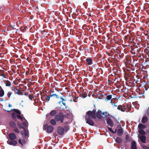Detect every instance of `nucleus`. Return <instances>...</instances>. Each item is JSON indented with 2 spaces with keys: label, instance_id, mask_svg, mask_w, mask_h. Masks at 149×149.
<instances>
[{
  "label": "nucleus",
  "instance_id": "1",
  "mask_svg": "<svg viewBox=\"0 0 149 149\" xmlns=\"http://www.w3.org/2000/svg\"><path fill=\"white\" fill-rule=\"evenodd\" d=\"M102 113L101 111L99 110L96 112L95 109L92 111H89L86 112L84 116L86 123L90 125L94 126L95 123L93 119L95 120L97 117L100 120H101L103 118Z\"/></svg>",
  "mask_w": 149,
  "mask_h": 149
},
{
  "label": "nucleus",
  "instance_id": "2",
  "mask_svg": "<svg viewBox=\"0 0 149 149\" xmlns=\"http://www.w3.org/2000/svg\"><path fill=\"white\" fill-rule=\"evenodd\" d=\"M65 115L62 112H60L58 114H56L55 116L54 119L57 122L60 121L61 123H63Z\"/></svg>",
  "mask_w": 149,
  "mask_h": 149
},
{
  "label": "nucleus",
  "instance_id": "3",
  "mask_svg": "<svg viewBox=\"0 0 149 149\" xmlns=\"http://www.w3.org/2000/svg\"><path fill=\"white\" fill-rule=\"evenodd\" d=\"M57 133L60 135H63L64 134V128L61 126H58L57 128Z\"/></svg>",
  "mask_w": 149,
  "mask_h": 149
},
{
  "label": "nucleus",
  "instance_id": "4",
  "mask_svg": "<svg viewBox=\"0 0 149 149\" xmlns=\"http://www.w3.org/2000/svg\"><path fill=\"white\" fill-rule=\"evenodd\" d=\"M117 109L123 112L126 111V112H128L129 111V110H126V106H123L121 105H119Z\"/></svg>",
  "mask_w": 149,
  "mask_h": 149
},
{
  "label": "nucleus",
  "instance_id": "5",
  "mask_svg": "<svg viewBox=\"0 0 149 149\" xmlns=\"http://www.w3.org/2000/svg\"><path fill=\"white\" fill-rule=\"evenodd\" d=\"M7 143L9 145L14 146H15L18 143L17 141L14 140H12L10 141L8 140L7 141Z\"/></svg>",
  "mask_w": 149,
  "mask_h": 149
},
{
  "label": "nucleus",
  "instance_id": "6",
  "mask_svg": "<svg viewBox=\"0 0 149 149\" xmlns=\"http://www.w3.org/2000/svg\"><path fill=\"white\" fill-rule=\"evenodd\" d=\"M55 96V97H56V98L57 99H59V98L58 96V95H57L56 94H51L49 95L48 96H47L46 97V100H47V101H49L50 100V98L51 97H52L53 96Z\"/></svg>",
  "mask_w": 149,
  "mask_h": 149
},
{
  "label": "nucleus",
  "instance_id": "7",
  "mask_svg": "<svg viewBox=\"0 0 149 149\" xmlns=\"http://www.w3.org/2000/svg\"><path fill=\"white\" fill-rule=\"evenodd\" d=\"M8 136L10 139L11 140H14L17 137L16 135L13 133H10L8 135Z\"/></svg>",
  "mask_w": 149,
  "mask_h": 149
},
{
  "label": "nucleus",
  "instance_id": "8",
  "mask_svg": "<svg viewBox=\"0 0 149 149\" xmlns=\"http://www.w3.org/2000/svg\"><path fill=\"white\" fill-rule=\"evenodd\" d=\"M107 124L112 127L113 125V123L111 119L110 118H108L107 120Z\"/></svg>",
  "mask_w": 149,
  "mask_h": 149
},
{
  "label": "nucleus",
  "instance_id": "9",
  "mask_svg": "<svg viewBox=\"0 0 149 149\" xmlns=\"http://www.w3.org/2000/svg\"><path fill=\"white\" fill-rule=\"evenodd\" d=\"M83 91H81V93L80 94V96L81 97L84 98L87 96V93L85 91H84V90H83Z\"/></svg>",
  "mask_w": 149,
  "mask_h": 149
},
{
  "label": "nucleus",
  "instance_id": "10",
  "mask_svg": "<svg viewBox=\"0 0 149 149\" xmlns=\"http://www.w3.org/2000/svg\"><path fill=\"white\" fill-rule=\"evenodd\" d=\"M86 61L87 64L88 65H91L93 64L92 59L91 58H88L86 59Z\"/></svg>",
  "mask_w": 149,
  "mask_h": 149
},
{
  "label": "nucleus",
  "instance_id": "11",
  "mask_svg": "<svg viewBox=\"0 0 149 149\" xmlns=\"http://www.w3.org/2000/svg\"><path fill=\"white\" fill-rule=\"evenodd\" d=\"M139 138L141 141L143 143H145L146 140V137L145 136H139Z\"/></svg>",
  "mask_w": 149,
  "mask_h": 149
},
{
  "label": "nucleus",
  "instance_id": "12",
  "mask_svg": "<svg viewBox=\"0 0 149 149\" xmlns=\"http://www.w3.org/2000/svg\"><path fill=\"white\" fill-rule=\"evenodd\" d=\"M18 142L22 146L24 145L26 143V141L25 139H22L21 140L20 139H19Z\"/></svg>",
  "mask_w": 149,
  "mask_h": 149
},
{
  "label": "nucleus",
  "instance_id": "13",
  "mask_svg": "<svg viewBox=\"0 0 149 149\" xmlns=\"http://www.w3.org/2000/svg\"><path fill=\"white\" fill-rule=\"evenodd\" d=\"M104 95L106 96L105 98L106 101H108V100H110L112 98V95H107V94H105Z\"/></svg>",
  "mask_w": 149,
  "mask_h": 149
},
{
  "label": "nucleus",
  "instance_id": "14",
  "mask_svg": "<svg viewBox=\"0 0 149 149\" xmlns=\"http://www.w3.org/2000/svg\"><path fill=\"white\" fill-rule=\"evenodd\" d=\"M0 76L3 77L2 78V79H3V78L6 77V75L5 74L4 71L2 70H0Z\"/></svg>",
  "mask_w": 149,
  "mask_h": 149
},
{
  "label": "nucleus",
  "instance_id": "15",
  "mask_svg": "<svg viewBox=\"0 0 149 149\" xmlns=\"http://www.w3.org/2000/svg\"><path fill=\"white\" fill-rule=\"evenodd\" d=\"M4 95V91L2 87L0 86V97H3Z\"/></svg>",
  "mask_w": 149,
  "mask_h": 149
},
{
  "label": "nucleus",
  "instance_id": "16",
  "mask_svg": "<svg viewBox=\"0 0 149 149\" xmlns=\"http://www.w3.org/2000/svg\"><path fill=\"white\" fill-rule=\"evenodd\" d=\"M51 116H55L57 113V111L55 110H52L49 113Z\"/></svg>",
  "mask_w": 149,
  "mask_h": 149
},
{
  "label": "nucleus",
  "instance_id": "17",
  "mask_svg": "<svg viewBox=\"0 0 149 149\" xmlns=\"http://www.w3.org/2000/svg\"><path fill=\"white\" fill-rule=\"evenodd\" d=\"M53 130V127L52 126L50 125L48 127L47 132H48L51 133L52 132Z\"/></svg>",
  "mask_w": 149,
  "mask_h": 149
},
{
  "label": "nucleus",
  "instance_id": "18",
  "mask_svg": "<svg viewBox=\"0 0 149 149\" xmlns=\"http://www.w3.org/2000/svg\"><path fill=\"white\" fill-rule=\"evenodd\" d=\"M131 147L132 149H137L136 142L135 141L132 142Z\"/></svg>",
  "mask_w": 149,
  "mask_h": 149
},
{
  "label": "nucleus",
  "instance_id": "19",
  "mask_svg": "<svg viewBox=\"0 0 149 149\" xmlns=\"http://www.w3.org/2000/svg\"><path fill=\"white\" fill-rule=\"evenodd\" d=\"M123 133V130L121 127L120 129H119L117 130V134L119 136H121Z\"/></svg>",
  "mask_w": 149,
  "mask_h": 149
},
{
  "label": "nucleus",
  "instance_id": "20",
  "mask_svg": "<svg viewBox=\"0 0 149 149\" xmlns=\"http://www.w3.org/2000/svg\"><path fill=\"white\" fill-rule=\"evenodd\" d=\"M148 121V118L146 116H143L141 120V122L143 123H146Z\"/></svg>",
  "mask_w": 149,
  "mask_h": 149
},
{
  "label": "nucleus",
  "instance_id": "21",
  "mask_svg": "<svg viewBox=\"0 0 149 149\" xmlns=\"http://www.w3.org/2000/svg\"><path fill=\"white\" fill-rule=\"evenodd\" d=\"M9 125L13 128H15L16 127V125L15 122L13 121H10L9 123Z\"/></svg>",
  "mask_w": 149,
  "mask_h": 149
},
{
  "label": "nucleus",
  "instance_id": "22",
  "mask_svg": "<svg viewBox=\"0 0 149 149\" xmlns=\"http://www.w3.org/2000/svg\"><path fill=\"white\" fill-rule=\"evenodd\" d=\"M130 45L132 44L133 45V46L134 47V48H138L139 46V44H136V43H135L134 42L132 41L131 42Z\"/></svg>",
  "mask_w": 149,
  "mask_h": 149
},
{
  "label": "nucleus",
  "instance_id": "23",
  "mask_svg": "<svg viewBox=\"0 0 149 149\" xmlns=\"http://www.w3.org/2000/svg\"><path fill=\"white\" fill-rule=\"evenodd\" d=\"M5 84L6 86L10 87L11 85V83L9 80H6L5 81Z\"/></svg>",
  "mask_w": 149,
  "mask_h": 149
},
{
  "label": "nucleus",
  "instance_id": "24",
  "mask_svg": "<svg viewBox=\"0 0 149 149\" xmlns=\"http://www.w3.org/2000/svg\"><path fill=\"white\" fill-rule=\"evenodd\" d=\"M139 133L140 134L142 135V136H144L146 133L145 131L143 129H140L139 131Z\"/></svg>",
  "mask_w": 149,
  "mask_h": 149
},
{
  "label": "nucleus",
  "instance_id": "25",
  "mask_svg": "<svg viewBox=\"0 0 149 149\" xmlns=\"http://www.w3.org/2000/svg\"><path fill=\"white\" fill-rule=\"evenodd\" d=\"M138 127L139 130L144 129L146 127V126L144 125H143L141 123L139 124L138 125Z\"/></svg>",
  "mask_w": 149,
  "mask_h": 149
},
{
  "label": "nucleus",
  "instance_id": "26",
  "mask_svg": "<svg viewBox=\"0 0 149 149\" xmlns=\"http://www.w3.org/2000/svg\"><path fill=\"white\" fill-rule=\"evenodd\" d=\"M116 142L118 143H121L122 142V139L119 137H117Z\"/></svg>",
  "mask_w": 149,
  "mask_h": 149
},
{
  "label": "nucleus",
  "instance_id": "27",
  "mask_svg": "<svg viewBox=\"0 0 149 149\" xmlns=\"http://www.w3.org/2000/svg\"><path fill=\"white\" fill-rule=\"evenodd\" d=\"M17 125L19 128V129H23L24 130H25V128L22 126V124L21 123L18 122L17 123Z\"/></svg>",
  "mask_w": 149,
  "mask_h": 149
},
{
  "label": "nucleus",
  "instance_id": "28",
  "mask_svg": "<svg viewBox=\"0 0 149 149\" xmlns=\"http://www.w3.org/2000/svg\"><path fill=\"white\" fill-rule=\"evenodd\" d=\"M56 121L55 119H52L50 120V123L51 125H54L56 124Z\"/></svg>",
  "mask_w": 149,
  "mask_h": 149
},
{
  "label": "nucleus",
  "instance_id": "29",
  "mask_svg": "<svg viewBox=\"0 0 149 149\" xmlns=\"http://www.w3.org/2000/svg\"><path fill=\"white\" fill-rule=\"evenodd\" d=\"M17 115L15 113H13L11 114L12 117V118H13V119L14 120H15V119H16V118L17 117Z\"/></svg>",
  "mask_w": 149,
  "mask_h": 149
},
{
  "label": "nucleus",
  "instance_id": "30",
  "mask_svg": "<svg viewBox=\"0 0 149 149\" xmlns=\"http://www.w3.org/2000/svg\"><path fill=\"white\" fill-rule=\"evenodd\" d=\"M12 111H14L16 113H17L18 114H20L21 113L20 111L17 109H13L12 110Z\"/></svg>",
  "mask_w": 149,
  "mask_h": 149
},
{
  "label": "nucleus",
  "instance_id": "31",
  "mask_svg": "<svg viewBox=\"0 0 149 149\" xmlns=\"http://www.w3.org/2000/svg\"><path fill=\"white\" fill-rule=\"evenodd\" d=\"M124 56L123 53L117 55V57L119 59L122 58Z\"/></svg>",
  "mask_w": 149,
  "mask_h": 149
},
{
  "label": "nucleus",
  "instance_id": "32",
  "mask_svg": "<svg viewBox=\"0 0 149 149\" xmlns=\"http://www.w3.org/2000/svg\"><path fill=\"white\" fill-rule=\"evenodd\" d=\"M64 130H65V132H67L69 129V126L68 125H66L64 127Z\"/></svg>",
  "mask_w": 149,
  "mask_h": 149
},
{
  "label": "nucleus",
  "instance_id": "33",
  "mask_svg": "<svg viewBox=\"0 0 149 149\" xmlns=\"http://www.w3.org/2000/svg\"><path fill=\"white\" fill-rule=\"evenodd\" d=\"M102 115H104L105 116H107V115H109V114L107 112H102Z\"/></svg>",
  "mask_w": 149,
  "mask_h": 149
},
{
  "label": "nucleus",
  "instance_id": "34",
  "mask_svg": "<svg viewBox=\"0 0 149 149\" xmlns=\"http://www.w3.org/2000/svg\"><path fill=\"white\" fill-rule=\"evenodd\" d=\"M17 117L21 121L23 120V119L22 117L19 114L17 115Z\"/></svg>",
  "mask_w": 149,
  "mask_h": 149
},
{
  "label": "nucleus",
  "instance_id": "35",
  "mask_svg": "<svg viewBox=\"0 0 149 149\" xmlns=\"http://www.w3.org/2000/svg\"><path fill=\"white\" fill-rule=\"evenodd\" d=\"M126 110H129V111L131 110V106L129 104H127V106H126Z\"/></svg>",
  "mask_w": 149,
  "mask_h": 149
},
{
  "label": "nucleus",
  "instance_id": "36",
  "mask_svg": "<svg viewBox=\"0 0 149 149\" xmlns=\"http://www.w3.org/2000/svg\"><path fill=\"white\" fill-rule=\"evenodd\" d=\"M125 139H126V140L127 141H130V139L129 136L127 135H126Z\"/></svg>",
  "mask_w": 149,
  "mask_h": 149
},
{
  "label": "nucleus",
  "instance_id": "37",
  "mask_svg": "<svg viewBox=\"0 0 149 149\" xmlns=\"http://www.w3.org/2000/svg\"><path fill=\"white\" fill-rule=\"evenodd\" d=\"M14 90H15V91H17V92L16 93H15V94H21V93H19V91L18 90L16 89V88H14Z\"/></svg>",
  "mask_w": 149,
  "mask_h": 149
},
{
  "label": "nucleus",
  "instance_id": "38",
  "mask_svg": "<svg viewBox=\"0 0 149 149\" xmlns=\"http://www.w3.org/2000/svg\"><path fill=\"white\" fill-rule=\"evenodd\" d=\"M24 130V135L25 136H26L28 135V132L25 129V130Z\"/></svg>",
  "mask_w": 149,
  "mask_h": 149
},
{
  "label": "nucleus",
  "instance_id": "39",
  "mask_svg": "<svg viewBox=\"0 0 149 149\" xmlns=\"http://www.w3.org/2000/svg\"><path fill=\"white\" fill-rule=\"evenodd\" d=\"M12 94V92H8L7 93V95L9 98L10 97V96Z\"/></svg>",
  "mask_w": 149,
  "mask_h": 149
},
{
  "label": "nucleus",
  "instance_id": "40",
  "mask_svg": "<svg viewBox=\"0 0 149 149\" xmlns=\"http://www.w3.org/2000/svg\"><path fill=\"white\" fill-rule=\"evenodd\" d=\"M108 130L110 131L111 132L114 134V131L112 130V129L110 127H108Z\"/></svg>",
  "mask_w": 149,
  "mask_h": 149
},
{
  "label": "nucleus",
  "instance_id": "41",
  "mask_svg": "<svg viewBox=\"0 0 149 149\" xmlns=\"http://www.w3.org/2000/svg\"><path fill=\"white\" fill-rule=\"evenodd\" d=\"M14 131L17 133H19V131L17 128H15L14 129Z\"/></svg>",
  "mask_w": 149,
  "mask_h": 149
},
{
  "label": "nucleus",
  "instance_id": "42",
  "mask_svg": "<svg viewBox=\"0 0 149 149\" xmlns=\"http://www.w3.org/2000/svg\"><path fill=\"white\" fill-rule=\"evenodd\" d=\"M143 149H149V147L146 146H143Z\"/></svg>",
  "mask_w": 149,
  "mask_h": 149
},
{
  "label": "nucleus",
  "instance_id": "43",
  "mask_svg": "<svg viewBox=\"0 0 149 149\" xmlns=\"http://www.w3.org/2000/svg\"><path fill=\"white\" fill-rule=\"evenodd\" d=\"M48 127H49V126L47 124H46L44 126L43 129L44 130H45L46 129H47V128H48Z\"/></svg>",
  "mask_w": 149,
  "mask_h": 149
},
{
  "label": "nucleus",
  "instance_id": "44",
  "mask_svg": "<svg viewBox=\"0 0 149 149\" xmlns=\"http://www.w3.org/2000/svg\"><path fill=\"white\" fill-rule=\"evenodd\" d=\"M22 125L25 127H26L27 126L26 123L24 122H23Z\"/></svg>",
  "mask_w": 149,
  "mask_h": 149
},
{
  "label": "nucleus",
  "instance_id": "45",
  "mask_svg": "<svg viewBox=\"0 0 149 149\" xmlns=\"http://www.w3.org/2000/svg\"><path fill=\"white\" fill-rule=\"evenodd\" d=\"M106 53L107 54L108 56H113V54H111V53H110L109 52H106Z\"/></svg>",
  "mask_w": 149,
  "mask_h": 149
},
{
  "label": "nucleus",
  "instance_id": "46",
  "mask_svg": "<svg viewBox=\"0 0 149 149\" xmlns=\"http://www.w3.org/2000/svg\"><path fill=\"white\" fill-rule=\"evenodd\" d=\"M29 97L30 99L31 100L33 98V96L31 95H29Z\"/></svg>",
  "mask_w": 149,
  "mask_h": 149
},
{
  "label": "nucleus",
  "instance_id": "47",
  "mask_svg": "<svg viewBox=\"0 0 149 149\" xmlns=\"http://www.w3.org/2000/svg\"><path fill=\"white\" fill-rule=\"evenodd\" d=\"M24 131H21L20 132V133L22 135H24Z\"/></svg>",
  "mask_w": 149,
  "mask_h": 149
},
{
  "label": "nucleus",
  "instance_id": "48",
  "mask_svg": "<svg viewBox=\"0 0 149 149\" xmlns=\"http://www.w3.org/2000/svg\"><path fill=\"white\" fill-rule=\"evenodd\" d=\"M60 99L61 100L62 102H63V101H64L65 100V99L62 97H61L60 98Z\"/></svg>",
  "mask_w": 149,
  "mask_h": 149
},
{
  "label": "nucleus",
  "instance_id": "49",
  "mask_svg": "<svg viewBox=\"0 0 149 149\" xmlns=\"http://www.w3.org/2000/svg\"><path fill=\"white\" fill-rule=\"evenodd\" d=\"M109 52H110V53L111 54V53H113V51L112 50H110L109 51Z\"/></svg>",
  "mask_w": 149,
  "mask_h": 149
},
{
  "label": "nucleus",
  "instance_id": "50",
  "mask_svg": "<svg viewBox=\"0 0 149 149\" xmlns=\"http://www.w3.org/2000/svg\"><path fill=\"white\" fill-rule=\"evenodd\" d=\"M49 115H50V113H48L46 115V116L47 117H48Z\"/></svg>",
  "mask_w": 149,
  "mask_h": 149
},
{
  "label": "nucleus",
  "instance_id": "51",
  "mask_svg": "<svg viewBox=\"0 0 149 149\" xmlns=\"http://www.w3.org/2000/svg\"><path fill=\"white\" fill-rule=\"evenodd\" d=\"M12 106V105L11 104H9L8 105V107H11Z\"/></svg>",
  "mask_w": 149,
  "mask_h": 149
},
{
  "label": "nucleus",
  "instance_id": "52",
  "mask_svg": "<svg viewBox=\"0 0 149 149\" xmlns=\"http://www.w3.org/2000/svg\"><path fill=\"white\" fill-rule=\"evenodd\" d=\"M62 104H63L65 106V102H62Z\"/></svg>",
  "mask_w": 149,
  "mask_h": 149
},
{
  "label": "nucleus",
  "instance_id": "53",
  "mask_svg": "<svg viewBox=\"0 0 149 149\" xmlns=\"http://www.w3.org/2000/svg\"><path fill=\"white\" fill-rule=\"evenodd\" d=\"M117 130L116 129L115 130V131H114V132H114V133H116V132H117Z\"/></svg>",
  "mask_w": 149,
  "mask_h": 149
},
{
  "label": "nucleus",
  "instance_id": "54",
  "mask_svg": "<svg viewBox=\"0 0 149 149\" xmlns=\"http://www.w3.org/2000/svg\"><path fill=\"white\" fill-rule=\"evenodd\" d=\"M25 95H28V93L27 92H26L25 93Z\"/></svg>",
  "mask_w": 149,
  "mask_h": 149
},
{
  "label": "nucleus",
  "instance_id": "55",
  "mask_svg": "<svg viewBox=\"0 0 149 149\" xmlns=\"http://www.w3.org/2000/svg\"><path fill=\"white\" fill-rule=\"evenodd\" d=\"M50 91L52 92V93H53L54 92L53 91H52V89L50 90Z\"/></svg>",
  "mask_w": 149,
  "mask_h": 149
},
{
  "label": "nucleus",
  "instance_id": "56",
  "mask_svg": "<svg viewBox=\"0 0 149 149\" xmlns=\"http://www.w3.org/2000/svg\"><path fill=\"white\" fill-rule=\"evenodd\" d=\"M114 106H115V107H118L117 106V105H116V104H114Z\"/></svg>",
  "mask_w": 149,
  "mask_h": 149
},
{
  "label": "nucleus",
  "instance_id": "57",
  "mask_svg": "<svg viewBox=\"0 0 149 149\" xmlns=\"http://www.w3.org/2000/svg\"><path fill=\"white\" fill-rule=\"evenodd\" d=\"M7 111L8 112H9H9H10V111H9V110H8V111Z\"/></svg>",
  "mask_w": 149,
  "mask_h": 149
},
{
  "label": "nucleus",
  "instance_id": "58",
  "mask_svg": "<svg viewBox=\"0 0 149 149\" xmlns=\"http://www.w3.org/2000/svg\"><path fill=\"white\" fill-rule=\"evenodd\" d=\"M137 65V64H136V65H135V66H136V65Z\"/></svg>",
  "mask_w": 149,
  "mask_h": 149
},
{
  "label": "nucleus",
  "instance_id": "59",
  "mask_svg": "<svg viewBox=\"0 0 149 149\" xmlns=\"http://www.w3.org/2000/svg\"><path fill=\"white\" fill-rule=\"evenodd\" d=\"M123 33H125V32H124V31H123Z\"/></svg>",
  "mask_w": 149,
  "mask_h": 149
},
{
  "label": "nucleus",
  "instance_id": "60",
  "mask_svg": "<svg viewBox=\"0 0 149 149\" xmlns=\"http://www.w3.org/2000/svg\"><path fill=\"white\" fill-rule=\"evenodd\" d=\"M123 33H125V32H124V31H123Z\"/></svg>",
  "mask_w": 149,
  "mask_h": 149
}]
</instances>
